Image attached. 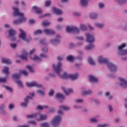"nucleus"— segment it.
<instances>
[{
  "mask_svg": "<svg viewBox=\"0 0 127 127\" xmlns=\"http://www.w3.org/2000/svg\"><path fill=\"white\" fill-rule=\"evenodd\" d=\"M61 67H62V64L61 63L59 62L58 63L57 66H55V64H53V69L55 70V72H57V74L62 78V79H71V80H76V79H78V77H79V74L76 73L74 74H67V72H64L63 76L60 75V72L62 71V69H61Z\"/></svg>",
  "mask_w": 127,
  "mask_h": 127,
  "instance_id": "obj_1",
  "label": "nucleus"
},
{
  "mask_svg": "<svg viewBox=\"0 0 127 127\" xmlns=\"http://www.w3.org/2000/svg\"><path fill=\"white\" fill-rule=\"evenodd\" d=\"M14 11L13 13V16H16V15L19 16V18L18 20L13 21V24H20L22 22H24L26 20V18L24 17L23 13L19 12L18 8L13 7Z\"/></svg>",
  "mask_w": 127,
  "mask_h": 127,
  "instance_id": "obj_2",
  "label": "nucleus"
},
{
  "mask_svg": "<svg viewBox=\"0 0 127 127\" xmlns=\"http://www.w3.org/2000/svg\"><path fill=\"white\" fill-rule=\"evenodd\" d=\"M98 62L101 64L104 63V64H106L107 67L111 72H116L117 71V65H115L112 62H109V61L106 58H104L103 57L100 56L98 58Z\"/></svg>",
  "mask_w": 127,
  "mask_h": 127,
  "instance_id": "obj_3",
  "label": "nucleus"
},
{
  "mask_svg": "<svg viewBox=\"0 0 127 127\" xmlns=\"http://www.w3.org/2000/svg\"><path fill=\"white\" fill-rule=\"evenodd\" d=\"M86 41L87 42L90 43V46H87L85 47V49L86 50H91L92 48H93L94 47V44H92L93 42H95V38L94 37V36L93 35L88 33L86 34Z\"/></svg>",
  "mask_w": 127,
  "mask_h": 127,
  "instance_id": "obj_4",
  "label": "nucleus"
},
{
  "mask_svg": "<svg viewBox=\"0 0 127 127\" xmlns=\"http://www.w3.org/2000/svg\"><path fill=\"white\" fill-rule=\"evenodd\" d=\"M39 118V119L37 118V121H44L47 119V116L46 115L38 114H33L30 115H27V118L28 119H33V118Z\"/></svg>",
  "mask_w": 127,
  "mask_h": 127,
  "instance_id": "obj_5",
  "label": "nucleus"
},
{
  "mask_svg": "<svg viewBox=\"0 0 127 127\" xmlns=\"http://www.w3.org/2000/svg\"><path fill=\"white\" fill-rule=\"evenodd\" d=\"M126 47V44L123 43L118 47L119 54L120 55H127V49L124 50V48Z\"/></svg>",
  "mask_w": 127,
  "mask_h": 127,
  "instance_id": "obj_6",
  "label": "nucleus"
},
{
  "mask_svg": "<svg viewBox=\"0 0 127 127\" xmlns=\"http://www.w3.org/2000/svg\"><path fill=\"white\" fill-rule=\"evenodd\" d=\"M30 96H28L26 98L24 99L25 102H23L21 104V106L22 107H24V108H25V107L27 106V103H28L29 102L28 100H29L30 99H32V98L34 96V93H30Z\"/></svg>",
  "mask_w": 127,
  "mask_h": 127,
  "instance_id": "obj_7",
  "label": "nucleus"
},
{
  "mask_svg": "<svg viewBox=\"0 0 127 127\" xmlns=\"http://www.w3.org/2000/svg\"><path fill=\"white\" fill-rule=\"evenodd\" d=\"M60 122H61V117L56 116L53 119L52 122V124L54 127H56L58 125L60 124Z\"/></svg>",
  "mask_w": 127,
  "mask_h": 127,
  "instance_id": "obj_8",
  "label": "nucleus"
},
{
  "mask_svg": "<svg viewBox=\"0 0 127 127\" xmlns=\"http://www.w3.org/2000/svg\"><path fill=\"white\" fill-rule=\"evenodd\" d=\"M66 32H73L74 33H79V29L75 26H67L66 29Z\"/></svg>",
  "mask_w": 127,
  "mask_h": 127,
  "instance_id": "obj_9",
  "label": "nucleus"
},
{
  "mask_svg": "<svg viewBox=\"0 0 127 127\" xmlns=\"http://www.w3.org/2000/svg\"><path fill=\"white\" fill-rule=\"evenodd\" d=\"M19 31L21 34L19 35V37L23 40H25V41L28 42V41H29V39L26 38V35L25 34V32H24V31L21 29H19Z\"/></svg>",
  "mask_w": 127,
  "mask_h": 127,
  "instance_id": "obj_10",
  "label": "nucleus"
},
{
  "mask_svg": "<svg viewBox=\"0 0 127 127\" xmlns=\"http://www.w3.org/2000/svg\"><path fill=\"white\" fill-rule=\"evenodd\" d=\"M27 87H38V88H42V85L38 84L36 82H33L31 83H26Z\"/></svg>",
  "mask_w": 127,
  "mask_h": 127,
  "instance_id": "obj_11",
  "label": "nucleus"
},
{
  "mask_svg": "<svg viewBox=\"0 0 127 127\" xmlns=\"http://www.w3.org/2000/svg\"><path fill=\"white\" fill-rule=\"evenodd\" d=\"M119 81L121 82L120 86L122 88L127 87V82L124 78L120 77Z\"/></svg>",
  "mask_w": 127,
  "mask_h": 127,
  "instance_id": "obj_12",
  "label": "nucleus"
},
{
  "mask_svg": "<svg viewBox=\"0 0 127 127\" xmlns=\"http://www.w3.org/2000/svg\"><path fill=\"white\" fill-rule=\"evenodd\" d=\"M44 31L47 35H53V34H55V32L51 29H45L44 30Z\"/></svg>",
  "mask_w": 127,
  "mask_h": 127,
  "instance_id": "obj_13",
  "label": "nucleus"
},
{
  "mask_svg": "<svg viewBox=\"0 0 127 127\" xmlns=\"http://www.w3.org/2000/svg\"><path fill=\"white\" fill-rule=\"evenodd\" d=\"M22 52L23 53V55L20 56V58H21V59H22V60H27L28 54L25 52V50H23Z\"/></svg>",
  "mask_w": 127,
  "mask_h": 127,
  "instance_id": "obj_14",
  "label": "nucleus"
},
{
  "mask_svg": "<svg viewBox=\"0 0 127 127\" xmlns=\"http://www.w3.org/2000/svg\"><path fill=\"white\" fill-rule=\"evenodd\" d=\"M9 32V37H10V38H12V37H14L15 35L16 34V31H15L14 30L12 29H10L8 30Z\"/></svg>",
  "mask_w": 127,
  "mask_h": 127,
  "instance_id": "obj_15",
  "label": "nucleus"
},
{
  "mask_svg": "<svg viewBox=\"0 0 127 127\" xmlns=\"http://www.w3.org/2000/svg\"><path fill=\"white\" fill-rule=\"evenodd\" d=\"M53 11L54 13H56V14H58L59 15L62 14L61 10L57 8L56 7H53Z\"/></svg>",
  "mask_w": 127,
  "mask_h": 127,
  "instance_id": "obj_16",
  "label": "nucleus"
},
{
  "mask_svg": "<svg viewBox=\"0 0 127 127\" xmlns=\"http://www.w3.org/2000/svg\"><path fill=\"white\" fill-rule=\"evenodd\" d=\"M62 89L63 90L65 95H66V96L69 95V94H70V93H72L73 92V90H72V89H65V88L64 87L62 88Z\"/></svg>",
  "mask_w": 127,
  "mask_h": 127,
  "instance_id": "obj_17",
  "label": "nucleus"
},
{
  "mask_svg": "<svg viewBox=\"0 0 127 127\" xmlns=\"http://www.w3.org/2000/svg\"><path fill=\"white\" fill-rule=\"evenodd\" d=\"M32 8L33 9L36 10V13H37V14H41V13H42V10H41L40 8H39L36 6H34Z\"/></svg>",
  "mask_w": 127,
  "mask_h": 127,
  "instance_id": "obj_18",
  "label": "nucleus"
},
{
  "mask_svg": "<svg viewBox=\"0 0 127 127\" xmlns=\"http://www.w3.org/2000/svg\"><path fill=\"white\" fill-rule=\"evenodd\" d=\"M89 81H90V82H93L94 83L98 82V78L95 77V76L93 75H89Z\"/></svg>",
  "mask_w": 127,
  "mask_h": 127,
  "instance_id": "obj_19",
  "label": "nucleus"
},
{
  "mask_svg": "<svg viewBox=\"0 0 127 127\" xmlns=\"http://www.w3.org/2000/svg\"><path fill=\"white\" fill-rule=\"evenodd\" d=\"M1 62L2 63H4L5 64H10V63H11L10 60L5 58L2 59Z\"/></svg>",
  "mask_w": 127,
  "mask_h": 127,
  "instance_id": "obj_20",
  "label": "nucleus"
},
{
  "mask_svg": "<svg viewBox=\"0 0 127 127\" xmlns=\"http://www.w3.org/2000/svg\"><path fill=\"white\" fill-rule=\"evenodd\" d=\"M56 99H61V100H64L65 97L63 96V94L58 93L56 95Z\"/></svg>",
  "mask_w": 127,
  "mask_h": 127,
  "instance_id": "obj_21",
  "label": "nucleus"
},
{
  "mask_svg": "<svg viewBox=\"0 0 127 127\" xmlns=\"http://www.w3.org/2000/svg\"><path fill=\"white\" fill-rule=\"evenodd\" d=\"M59 38H60V36L59 35H57L56 39L51 40L52 43H58L59 42Z\"/></svg>",
  "mask_w": 127,
  "mask_h": 127,
  "instance_id": "obj_22",
  "label": "nucleus"
},
{
  "mask_svg": "<svg viewBox=\"0 0 127 127\" xmlns=\"http://www.w3.org/2000/svg\"><path fill=\"white\" fill-rule=\"evenodd\" d=\"M89 0H80V3L82 6H86L88 4Z\"/></svg>",
  "mask_w": 127,
  "mask_h": 127,
  "instance_id": "obj_23",
  "label": "nucleus"
},
{
  "mask_svg": "<svg viewBox=\"0 0 127 127\" xmlns=\"http://www.w3.org/2000/svg\"><path fill=\"white\" fill-rule=\"evenodd\" d=\"M0 113L1 115H5V110L3 107V104L1 105L0 107Z\"/></svg>",
  "mask_w": 127,
  "mask_h": 127,
  "instance_id": "obj_24",
  "label": "nucleus"
},
{
  "mask_svg": "<svg viewBox=\"0 0 127 127\" xmlns=\"http://www.w3.org/2000/svg\"><path fill=\"white\" fill-rule=\"evenodd\" d=\"M21 76V74L20 73H16L12 75L13 79H18L20 78V76Z\"/></svg>",
  "mask_w": 127,
  "mask_h": 127,
  "instance_id": "obj_25",
  "label": "nucleus"
},
{
  "mask_svg": "<svg viewBox=\"0 0 127 127\" xmlns=\"http://www.w3.org/2000/svg\"><path fill=\"white\" fill-rule=\"evenodd\" d=\"M9 69V68H8V67L5 66V67H4L3 68L2 72H3L4 74H6L7 75H8V74L9 73V72L8 71Z\"/></svg>",
  "mask_w": 127,
  "mask_h": 127,
  "instance_id": "obj_26",
  "label": "nucleus"
},
{
  "mask_svg": "<svg viewBox=\"0 0 127 127\" xmlns=\"http://www.w3.org/2000/svg\"><path fill=\"white\" fill-rule=\"evenodd\" d=\"M92 93V91L91 90H84L82 91V95H89Z\"/></svg>",
  "mask_w": 127,
  "mask_h": 127,
  "instance_id": "obj_27",
  "label": "nucleus"
},
{
  "mask_svg": "<svg viewBox=\"0 0 127 127\" xmlns=\"http://www.w3.org/2000/svg\"><path fill=\"white\" fill-rule=\"evenodd\" d=\"M88 63L90 64V65H95V63L94 61H93V59L91 58H88Z\"/></svg>",
  "mask_w": 127,
  "mask_h": 127,
  "instance_id": "obj_28",
  "label": "nucleus"
},
{
  "mask_svg": "<svg viewBox=\"0 0 127 127\" xmlns=\"http://www.w3.org/2000/svg\"><path fill=\"white\" fill-rule=\"evenodd\" d=\"M43 26H48L50 25V22H48V21H44L42 22Z\"/></svg>",
  "mask_w": 127,
  "mask_h": 127,
  "instance_id": "obj_29",
  "label": "nucleus"
},
{
  "mask_svg": "<svg viewBox=\"0 0 127 127\" xmlns=\"http://www.w3.org/2000/svg\"><path fill=\"white\" fill-rule=\"evenodd\" d=\"M80 29H81V30H83V31H85V30H87V27L83 24H81L79 26Z\"/></svg>",
  "mask_w": 127,
  "mask_h": 127,
  "instance_id": "obj_30",
  "label": "nucleus"
},
{
  "mask_svg": "<svg viewBox=\"0 0 127 127\" xmlns=\"http://www.w3.org/2000/svg\"><path fill=\"white\" fill-rule=\"evenodd\" d=\"M61 110H64V111H68L69 110V107L65 106H61L60 107Z\"/></svg>",
  "mask_w": 127,
  "mask_h": 127,
  "instance_id": "obj_31",
  "label": "nucleus"
},
{
  "mask_svg": "<svg viewBox=\"0 0 127 127\" xmlns=\"http://www.w3.org/2000/svg\"><path fill=\"white\" fill-rule=\"evenodd\" d=\"M90 15L91 18H97L98 17V14L95 13H91Z\"/></svg>",
  "mask_w": 127,
  "mask_h": 127,
  "instance_id": "obj_32",
  "label": "nucleus"
},
{
  "mask_svg": "<svg viewBox=\"0 0 127 127\" xmlns=\"http://www.w3.org/2000/svg\"><path fill=\"white\" fill-rule=\"evenodd\" d=\"M44 108H45L46 109H48V106H41L40 105L37 106V110H43Z\"/></svg>",
  "mask_w": 127,
  "mask_h": 127,
  "instance_id": "obj_33",
  "label": "nucleus"
},
{
  "mask_svg": "<svg viewBox=\"0 0 127 127\" xmlns=\"http://www.w3.org/2000/svg\"><path fill=\"white\" fill-rule=\"evenodd\" d=\"M26 68L28 69V70L31 72V73H33L34 71L33 70V68L30 65H26Z\"/></svg>",
  "mask_w": 127,
  "mask_h": 127,
  "instance_id": "obj_34",
  "label": "nucleus"
},
{
  "mask_svg": "<svg viewBox=\"0 0 127 127\" xmlns=\"http://www.w3.org/2000/svg\"><path fill=\"white\" fill-rule=\"evenodd\" d=\"M17 84L18 85L19 87H21V88L23 87V84H22V82L20 80L17 81Z\"/></svg>",
  "mask_w": 127,
  "mask_h": 127,
  "instance_id": "obj_35",
  "label": "nucleus"
},
{
  "mask_svg": "<svg viewBox=\"0 0 127 127\" xmlns=\"http://www.w3.org/2000/svg\"><path fill=\"white\" fill-rule=\"evenodd\" d=\"M20 73V74H23L24 76H27L28 75V72L26 70H21Z\"/></svg>",
  "mask_w": 127,
  "mask_h": 127,
  "instance_id": "obj_36",
  "label": "nucleus"
},
{
  "mask_svg": "<svg viewBox=\"0 0 127 127\" xmlns=\"http://www.w3.org/2000/svg\"><path fill=\"white\" fill-rule=\"evenodd\" d=\"M41 127H49V124L48 123H44L41 124Z\"/></svg>",
  "mask_w": 127,
  "mask_h": 127,
  "instance_id": "obj_37",
  "label": "nucleus"
},
{
  "mask_svg": "<svg viewBox=\"0 0 127 127\" xmlns=\"http://www.w3.org/2000/svg\"><path fill=\"white\" fill-rule=\"evenodd\" d=\"M34 33L35 35H36L37 34H41V33H42V30H37L36 31H35L34 32Z\"/></svg>",
  "mask_w": 127,
  "mask_h": 127,
  "instance_id": "obj_38",
  "label": "nucleus"
},
{
  "mask_svg": "<svg viewBox=\"0 0 127 127\" xmlns=\"http://www.w3.org/2000/svg\"><path fill=\"white\" fill-rule=\"evenodd\" d=\"M66 59L68 61H73L74 60V58H73L72 56H68L67 57Z\"/></svg>",
  "mask_w": 127,
  "mask_h": 127,
  "instance_id": "obj_39",
  "label": "nucleus"
},
{
  "mask_svg": "<svg viewBox=\"0 0 127 127\" xmlns=\"http://www.w3.org/2000/svg\"><path fill=\"white\" fill-rule=\"evenodd\" d=\"M4 88H5V89H6L7 90V91H8L9 92L12 91V88H11V87H10L9 86L4 85Z\"/></svg>",
  "mask_w": 127,
  "mask_h": 127,
  "instance_id": "obj_40",
  "label": "nucleus"
},
{
  "mask_svg": "<svg viewBox=\"0 0 127 127\" xmlns=\"http://www.w3.org/2000/svg\"><path fill=\"white\" fill-rule=\"evenodd\" d=\"M6 82V78H0V83H5Z\"/></svg>",
  "mask_w": 127,
  "mask_h": 127,
  "instance_id": "obj_41",
  "label": "nucleus"
},
{
  "mask_svg": "<svg viewBox=\"0 0 127 127\" xmlns=\"http://www.w3.org/2000/svg\"><path fill=\"white\" fill-rule=\"evenodd\" d=\"M40 58L37 57V56L35 55L34 58L33 59V60L34 61H39L40 60Z\"/></svg>",
  "mask_w": 127,
  "mask_h": 127,
  "instance_id": "obj_42",
  "label": "nucleus"
},
{
  "mask_svg": "<svg viewBox=\"0 0 127 127\" xmlns=\"http://www.w3.org/2000/svg\"><path fill=\"white\" fill-rule=\"evenodd\" d=\"M50 3H51V1L48 0L46 1L45 4V6H49L50 5Z\"/></svg>",
  "mask_w": 127,
  "mask_h": 127,
  "instance_id": "obj_43",
  "label": "nucleus"
},
{
  "mask_svg": "<svg viewBox=\"0 0 127 127\" xmlns=\"http://www.w3.org/2000/svg\"><path fill=\"white\" fill-rule=\"evenodd\" d=\"M37 92L39 95H41V96H44V91H41V90H38Z\"/></svg>",
  "mask_w": 127,
  "mask_h": 127,
  "instance_id": "obj_44",
  "label": "nucleus"
},
{
  "mask_svg": "<svg viewBox=\"0 0 127 127\" xmlns=\"http://www.w3.org/2000/svg\"><path fill=\"white\" fill-rule=\"evenodd\" d=\"M95 25L97 26V27L102 28L104 26V25L103 24L100 23H96L95 24Z\"/></svg>",
  "mask_w": 127,
  "mask_h": 127,
  "instance_id": "obj_45",
  "label": "nucleus"
},
{
  "mask_svg": "<svg viewBox=\"0 0 127 127\" xmlns=\"http://www.w3.org/2000/svg\"><path fill=\"white\" fill-rule=\"evenodd\" d=\"M90 123H96V122H98L97 119L95 118H92L90 120Z\"/></svg>",
  "mask_w": 127,
  "mask_h": 127,
  "instance_id": "obj_46",
  "label": "nucleus"
},
{
  "mask_svg": "<svg viewBox=\"0 0 127 127\" xmlns=\"http://www.w3.org/2000/svg\"><path fill=\"white\" fill-rule=\"evenodd\" d=\"M53 94H54V90L51 89L50 92H49V96H53Z\"/></svg>",
  "mask_w": 127,
  "mask_h": 127,
  "instance_id": "obj_47",
  "label": "nucleus"
},
{
  "mask_svg": "<svg viewBox=\"0 0 127 127\" xmlns=\"http://www.w3.org/2000/svg\"><path fill=\"white\" fill-rule=\"evenodd\" d=\"M108 126V125L107 124H104V125H98V127H106Z\"/></svg>",
  "mask_w": 127,
  "mask_h": 127,
  "instance_id": "obj_48",
  "label": "nucleus"
},
{
  "mask_svg": "<svg viewBox=\"0 0 127 127\" xmlns=\"http://www.w3.org/2000/svg\"><path fill=\"white\" fill-rule=\"evenodd\" d=\"M104 4L102 3H99V8H103L104 7Z\"/></svg>",
  "mask_w": 127,
  "mask_h": 127,
  "instance_id": "obj_49",
  "label": "nucleus"
},
{
  "mask_svg": "<svg viewBox=\"0 0 127 127\" xmlns=\"http://www.w3.org/2000/svg\"><path fill=\"white\" fill-rule=\"evenodd\" d=\"M10 46L12 48H15L16 47V44H11Z\"/></svg>",
  "mask_w": 127,
  "mask_h": 127,
  "instance_id": "obj_50",
  "label": "nucleus"
},
{
  "mask_svg": "<svg viewBox=\"0 0 127 127\" xmlns=\"http://www.w3.org/2000/svg\"><path fill=\"white\" fill-rule=\"evenodd\" d=\"M73 15H75V16H80V13L75 12L73 13Z\"/></svg>",
  "mask_w": 127,
  "mask_h": 127,
  "instance_id": "obj_51",
  "label": "nucleus"
},
{
  "mask_svg": "<svg viewBox=\"0 0 127 127\" xmlns=\"http://www.w3.org/2000/svg\"><path fill=\"white\" fill-rule=\"evenodd\" d=\"M29 124H31L32 125H34L35 126H36V122L35 121H30Z\"/></svg>",
  "mask_w": 127,
  "mask_h": 127,
  "instance_id": "obj_52",
  "label": "nucleus"
},
{
  "mask_svg": "<svg viewBox=\"0 0 127 127\" xmlns=\"http://www.w3.org/2000/svg\"><path fill=\"white\" fill-rule=\"evenodd\" d=\"M83 102V100L82 99H77L76 100V103H82Z\"/></svg>",
  "mask_w": 127,
  "mask_h": 127,
  "instance_id": "obj_53",
  "label": "nucleus"
},
{
  "mask_svg": "<svg viewBox=\"0 0 127 127\" xmlns=\"http://www.w3.org/2000/svg\"><path fill=\"white\" fill-rule=\"evenodd\" d=\"M109 110L110 112L113 111V107H112V106H111V105L109 106Z\"/></svg>",
  "mask_w": 127,
  "mask_h": 127,
  "instance_id": "obj_54",
  "label": "nucleus"
},
{
  "mask_svg": "<svg viewBox=\"0 0 127 127\" xmlns=\"http://www.w3.org/2000/svg\"><path fill=\"white\" fill-rule=\"evenodd\" d=\"M35 21L33 19H30L29 21V23H30V24H32L33 23H34Z\"/></svg>",
  "mask_w": 127,
  "mask_h": 127,
  "instance_id": "obj_55",
  "label": "nucleus"
},
{
  "mask_svg": "<svg viewBox=\"0 0 127 127\" xmlns=\"http://www.w3.org/2000/svg\"><path fill=\"white\" fill-rule=\"evenodd\" d=\"M48 51V49H47V48H43V51L44 52H47Z\"/></svg>",
  "mask_w": 127,
  "mask_h": 127,
  "instance_id": "obj_56",
  "label": "nucleus"
},
{
  "mask_svg": "<svg viewBox=\"0 0 127 127\" xmlns=\"http://www.w3.org/2000/svg\"><path fill=\"white\" fill-rule=\"evenodd\" d=\"M44 42H45V40H41L40 41V44H43V45H44Z\"/></svg>",
  "mask_w": 127,
  "mask_h": 127,
  "instance_id": "obj_57",
  "label": "nucleus"
},
{
  "mask_svg": "<svg viewBox=\"0 0 127 127\" xmlns=\"http://www.w3.org/2000/svg\"><path fill=\"white\" fill-rule=\"evenodd\" d=\"M48 15H49V16H50V14H49V13L45 14H44L42 17H45V16H48Z\"/></svg>",
  "mask_w": 127,
  "mask_h": 127,
  "instance_id": "obj_58",
  "label": "nucleus"
},
{
  "mask_svg": "<svg viewBox=\"0 0 127 127\" xmlns=\"http://www.w3.org/2000/svg\"><path fill=\"white\" fill-rule=\"evenodd\" d=\"M41 57H44V58H46V55L44 54H40Z\"/></svg>",
  "mask_w": 127,
  "mask_h": 127,
  "instance_id": "obj_59",
  "label": "nucleus"
},
{
  "mask_svg": "<svg viewBox=\"0 0 127 127\" xmlns=\"http://www.w3.org/2000/svg\"><path fill=\"white\" fill-rule=\"evenodd\" d=\"M34 52H35V49H33L30 52V54H32L33 53H34Z\"/></svg>",
  "mask_w": 127,
  "mask_h": 127,
  "instance_id": "obj_60",
  "label": "nucleus"
},
{
  "mask_svg": "<svg viewBox=\"0 0 127 127\" xmlns=\"http://www.w3.org/2000/svg\"><path fill=\"white\" fill-rule=\"evenodd\" d=\"M14 107L13 104H10L9 105V109H12Z\"/></svg>",
  "mask_w": 127,
  "mask_h": 127,
  "instance_id": "obj_61",
  "label": "nucleus"
},
{
  "mask_svg": "<svg viewBox=\"0 0 127 127\" xmlns=\"http://www.w3.org/2000/svg\"><path fill=\"white\" fill-rule=\"evenodd\" d=\"M13 121H17V117H16V116H14L13 118Z\"/></svg>",
  "mask_w": 127,
  "mask_h": 127,
  "instance_id": "obj_62",
  "label": "nucleus"
},
{
  "mask_svg": "<svg viewBox=\"0 0 127 127\" xmlns=\"http://www.w3.org/2000/svg\"><path fill=\"white\" fill-rule=\"evenodd\" d=\"M58 60H59V61H61V60H63V58H61V57H58Z\"/></svg>",
  "mask_w": 127,
  "mask_h": 127,
  "instance_id": "obj_63",
  "label": "nucleus"
},
{
  "mask_svg": "<svg viewBox=\"0 0 127 127\" xmlns=\"http://www.w3.org/2000/svg\"><path fill=\"white\" fill-rule=\"evenodd\" d=\"M18 127H29V126H28V125H23V126H19Z\"/></svg>",
  "mask_w": 127,
  "mask_h": 127,
  "instance_id": "obj_64",
  "label": "nucleus"
}]
</instances>
